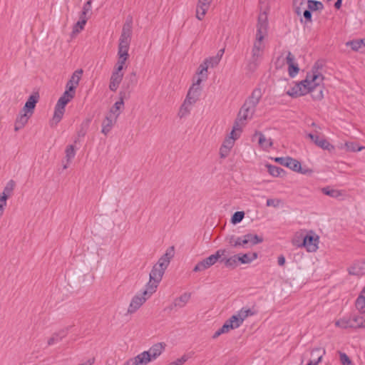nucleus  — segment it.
Returning a JSON list of instances; mask_svg holds the SVG:
<instances>
[{
	"mask_svg": "<svg viewBox=\"0 0 365 365\" xmlns=\"http://www.w3.org/2000/svg\"><path fill=\"white\" fill-rule=\"evenodd\" d=\"M267 29V16L266 12L261 13L258 16L257 25L256 38L252 48V56L253 58L262 61L264 51V45L262 42L264 34Z\"/></svg>",
	"mask_w": 365,
	"mask_h": 365,
	"instance_id": "f257e3e1",
	"label": "nucleus"
},
{
	"mask_svg": "<svg viewBox=\"0 0 365 365\" xmlns=\"http://www.w3.org/2000/svg\"><path fill=\"white\" fill-rule=\"evenodd\" d=\"M165 348V343H156L148 351H145L128 361L133 365H147L150 361L156 359L163 353Z\"/></svg>",
	"mask_w": 365,
	"mask_h": 365,
	"instance_id": "f03ea898",
	"label": "nucleus"
},
{
	"mask_svg": "<svg viewBox=\"0 0 365 365\" xmlns=\"http://www.w3.org/2000/svg\"><path fill=\"white\" fill-rule=\"evenodd\" d=\"M227 253L226 249H220L215 254L199 262L193 268V272H202L214 265L217 260Z\"/></svg>",
	"mask_w": 365,
	"mask_h": 365,
	"instance_id": "7ed1b4c3",
	"label": "nucleus"
},
{
	"mask_svg": "<svg viewBox=\"0 0 365 365\" xmlns=\"http://www.w3.org/2000/svg\"><path fill=\"white\" fill-rule=\"evenodd\" d=\"M324 80V76L321 74L318 71V67L314 65L312 68V72L308 73L306 78L303 81H301V85H303V87L308 88L309 87L313 86V85H317L318 83H322Z\"/></svg>",
	"mask_w": 365,
	"mask_h": 365,
	"instance_id": "20e7f679",
	"label": "nucleus"
},
{
	"mask_svg": "<svg viewBox=\"0 0 365 365\" xmlns=\"http://www.w3.org/2000/svg\"><path fill=\"white\" fill-rule=\"evenodd\" d=\"M132 19L130 18L127 19L122 29L121 35L119 39V46H122L128 49L129 48L132 35Z\"/></svg>",
	"mask_w": 365,
	"mask_h": 365,
	"instance_id": "39448f33",
	"label": "nucleus"
},
{
	"mask_svg": "<svg viewBox=\"0 0 365 365\" xmlns=\"http://www.w3.org/2000/svg\"><path fill=\"white\" fill-rule=\"evenodd\" d=\"M319 237L313 231H310L303 238L302 243L299 245L304 247L308 252H315L318 249Z\"/></svg>",
	"mask_w": 365,
	"mask_h": 365,
	"instance_id": "423d86ee",
	"label": "nucleus"
},
{
	"mask_svg": "<svg viewBox=\"0 0 365 365\" xmlns=\"http://www.w3.org/2000/svg\"><path fill=\"white\" fill-rule=\"evenodd\" d=\"M319 131L318 130H314V133H307V137L309 138L317 146L321 148L323 150L331 151L334 150V146L332 145L325 138H320L319 136Z\"/></svg>",
	"mask_w": 365,
	"mask_h": 365,
	"instance_id": "0eeeda50",
	"label": "nucleus"
},
{
	"mask_svg": "<svg viewBox=\"0 0 365 365\" xmlns=\"http://www.w3.org/2000/svg\"><path fill=\"white\" fill-rule=\"evenodd\" d=\"M202 79L198 78L195 82L193 83L192 86L190 88L185 99H188L190 103L195 104L199 99L201 93L200 83Z\"/></svg>",
	"mask_w": 365,
	"mask_h": 365,
	"instance_id": "6e6552de",
	"label": "nucleus"
},
{
	"mask_svg": "<svg viewBox=\"0 0 365 365\" xmlns=\"http://www.w3.org/2000/svg\"><path fill=\"white\" fill-rule=\"evenodd\" d=\"M148 299V297L142 294H136L135 295L129 304L128 309V314L135 313Z\"/></svg>",
	"mask_w": 365,
	"mask_h": 365,
	"instance_id": "1a4fd4ad",
	"label": "nucleus"
},
{
	"mask_svg": "<svg viewBox=\"0 0 365 365\" xmlns=\"http://www.w3.org/2000/svg\"><path fill=\"white\" fill-rule=\"evenodd\" d=\"M225 241L231 246L232 247H247V240L245 238V235L242 237H237L234 235H227L225 237Z\"/></svg>",
	"mask_w": 365,
	"mask_h": 365,
	"instance_id": "9d476101",
	"label": "nucleus"
},
{
	"mask_svg": "<svg viewBox=\"0 0 365 365\" xmlns=\"http://www.w3.org/2000/svg\"><path fill=\"white\" fill-rule=\"evenodd\" d=\"M39 94L38 92L33 93L26 101L25 105L21 109L22 111H26V113H29L33 114L34 112V109L36 108V105L39 100Z\"/></svg>",
	"mask_w": 365,
	"mask_h": 365,
	"instance_id": "9b49d317",
	"label": "nucleus"
},
{
	"mask_svg": "<svg viewBox=\"0 0 365 365\" xmlns=\"http://www.w3.org/2000/svg\"><path fill=\"white\" fill-rule=\"evenodd\" d=\"M118 116L119 113H117L115 116H111V114H108L106 116L102 122V133L107 135L110 133Z\"/></svg>",
	"mask_w": 365,
	"mask_h": 365,
	"instance_id": "f8f14e48",
	"label": "nucleus"
},
{
	"mask_svg": "<svg viewBox=\"0 0 365 365\" xmlns=\"http://www.w3.org/2000/svg\"><path fill=\"white\" fill-rule=\"evenodd\" d=\"M255 112V108L247 104L246 103H244L239 111L237 120L239 121H242L246 120L248 118H251Z\"/></svg>",
	"mask_w": 365,
	"mask_h": 365,
	"instance_id": "ddd939ff",
	"label": "nucleus"
},
{
	"mask_svg": "<svg viewBox=\"0 0 365 365\" xmlns=\"http://www.w3.org/2000/svg\"><path fill=\"white\" fill-rule=\"evenodd\" d=\"M32 115L33 114L31 113H26V111H22V110H21L15 121V131H18L23 128L24 125L28 123L29 119L32 116Z\"/></svg>",
	"mask_w": 365,
	"mask_h": 365,
	"instance_id": "4468645a",
	"label": "nucleus"
},
{
	"mask_svg": "<svg viewBox=\"0 0 365 365\" xmlns=\"http://www.w3.org/2000/svg\"><path fill=\"white\" fill-rule=\"evenodd\" d=\"M287 63L288 64V71L290 77H294L299 72V68L297 63H294V56L291 53L288 52L286 57Z\"/></svg>",
	"mask_w": 365,
	"mask_h": 365,
	"instance_id": "2eb2a0df",
	"label": "nucleus"
},
{
	"mask_svg": "<svg viewBox=\"0 0 365 365\" xmlns=\"http://www.w3.org/2000/svg\"><path fill=\"white\" fill-rule=\"evenodd\" d=\"M212 0H198L196 9V17L202 20L205 15Z\"/></svg>",
	"mask_w": 365,
	"mask_h": 365,
	"instance_id": "dca6fc26",
	"label": "nucleus"
},
{
	"mask_svg": "<svg viewBox=\"0 0 365 365\" xmlns=\"http://www.w3.org/2000/svg\"><path fill=\"white\" fill-rule=\"evenodd\" d=\"M262 96V92L261 88H255L252 92L251 96L245 101V103L256 109V107L259 103Z\"/></svg>",
	"mask_w": 365,
	"mask_h": 365,
	"instance_id": "f3484780",
	"label": "nucleus"
},
{
	"mask_svg": "<svg viewBox=\"0 0 365 365\" xmlns=\"http://www.w3.org/2000/svg\"><path fill=\"white\" fill-rule=\"evenodd\" d=\"M137 83L136 74L132 72L129 76L125 78L123 83V91L126 92V96L130 93V90L134 87Z\"/></svg>",
	"mask_w": 365,
	"mask_h": 365,
	"instance_id": "a211bd4d",
	"label": "nucleus"
},
{
	"mask_svg": "<svg viewBox=\"0 0 365 365\" xmlns=\"http://www.w3.org/2000/svg\"><path fill=\"white\" fill-rule=\"evenodd\" d=\"M307 91V93H310L313 100L314 101H320L323 98V87L321 86V83H318L317 85H313V86L306 88Z\"/></svg>",
	"mask_w": 365,
	"mask_h": 365,
	"instance_id": "6ab92c4d",
	"label": "nucleus"
},
{
	"mask_svg": "<svg viewBox=\"0 0 365 365\" xmlns=\"http://www.w3.org/2000/svg\"><path fill=\"white\" fill-rule=\"evenodd\" d=\"M123 78V73L113 71L110 79L109 89L112 91H116Z\"/></svg>",
	"mask_w": 365,
	"mask_h": 365,
	"instance_id": "aec40b11",
	"label": "nucleus"
},
{
	"mask_svg": "<svg viewBox=\"0 0 365 365\" xmlns=\"http://www.w3.org/2000/svg\"><path fill=\"white\" fill-rule=\"evenodd\" d=\"M307 93V91H306V88L303 87V85H301V82L297 83L287 91V94L293 98L304 96Z\"/></svg>",
	"mask_w": 365,
	"mask_h": 365,
	"instance_id": "412c9836",
	"label": "nucleus"
},
{
	"mask_svg": "<svg viewBox=\"0 0 365 365\" xmlns=\"http://www.w3.org/2000/svg\"><path fill=\"white\" fill-rule=\"evenodd\" d=\"M254 314L255 312H253L251 309L243 307L237 312V314L232 315V317L237 319L236 322L237 324L239 323V326L240 327V325L247 317Z\"/></svg>",
	"mask_w": 365,
	"mask_h": 365,
	"instance_id": "4be33fe9",
	"label": "nucleus"
},
{
	"mask_svg": "<svg viewBox=\"0 0 365 365\" xmlns=\"http://www.w3.org/2000/svg\"><path fill=\"white\" fill-rule=\"evenodd\" d=\"M68 328L63 329L58 332L52 334V336L48 340V345H54L56 343L61 341L68 334Z\"/></svg>",
	"mask_w": 365,
	"mask_h": 365,
	"instance_id": "5701e85b",
	"label": "nucleus"
},
{
	"mask_svg": "<svg viewBox=\"0 0 365 365\" xmlns=\"http://www.w3.org/2000/svg\"><path fill=\"white\" fill-rule=\"evenodd\" d=\"M286 163V167L289 168L293 171L301 173L302 174H306L308 172V170H304L302 168L301 163L299 161L291 157L288 158V160Z\"/></svg>",
	"mask_w": 365,
	"mask_h": 365,
	"instance_id": "b1692460",
	"label": "nucleus"
},
{
	"mask_svg": "<svg viewBox=\"0 0 365 365\" xmlns=\"http://www.w3.org/2000/svg\"><path fill=\"white\" fill-rule=\"evenodd\" d=\"M126 97L125 91H120V100L115 103V104L110 108L109 114H111V116H115L117 113L120 114V109L123 107L124 103L123 99Z\"/></svg>",
	"mask_w": 365,
	"mask_h": 365,
	"instance_id": "393cba45",
	"label": "nucleus"
},
{
	"mask_svg": "<svg viewBox=\"0 0 365 365\" xmlns=\"http://www.w3.org/2000/svg\"><path fill=\"white\" fill-rule=\"evenodd\" d=\"M173 251V247H171V250L170 252L167 251L165 254H164L158 260V262L155 264L157 267L163 268L165 270L167 269L168 266L170 264V259L173 257V254L171 253Z\"/></svg>",
	"mask_w": 365,
	"mask_h": 365,
	"instance_id": "a878e982",
	"label": "nucleus"
},
{
	"mask_svg": "<svg viewBox=\"0 0 365 365\" xmlns=\"http://www.w3.org/2000/svg\"><path fill=\"white\" fill-rule=\"evenodd\" d=\"M165 271V270L163 268L157 267L155 264L150 273V281L160 282L163 278Z\"/></svg>",
	"mask_w": 365,
	"mask_h": 365,
	"instance_id": "bb28decb",
	"label": "nucleus"
},
{
	"mask_svg": "<svg viewBox=\"0 0 365 365\" xmlns=\"http://www.w3.org/2000/svg\"><path fill=\"white\" fill-rule=\"evenodd\" d=\"M194 104L190 103V101H188V99H185L184 102L180 107L178 115L180 118H185L187 115L190 114L192 106Z\"/></svg>",
	"mask_w": 365,
	"mask_h": 365,
	"instance_id": "cd10ccee",
	"label": "nucleus"
},
{
	"mask_svg": "<svg viewBox=\"0 0 365 365\" xmlns=\"http://www.w3.org/2000/svg\"><path fill=\"white\" fill-rule=\"evenodd\" d=\"M346 45L351 46L354 51L365 53V38L349 41Z\"/></svg>",
	"mask_w": 365,
	"mask_h": 365,
	"instance_id": "c85d7f7f",
	"label": "nucleus"
},
{
	"mask_svg": "<svg viewBox=\"0 0 365 365\" xmlns=\"http://www.w3.org/2000/svg\"><path fill=\"white\" fill-rule=\"evenodd\" d=\"M236 320L237 319L232 316L225 322V324L221 327L224 334L229 332L231 329H235L240 327L239 323L237 324Z\"/></svg>",
	"mask_w": 365,
	"mask_h": 365,
	"instance_id": "c756f323",
	"label": "nucleus"
},
{
	"mask_svg": "<svg viewBox=\"0 0 365 365\" xmlns=\"http://www.w3.org/2000/svg\"><path fill=\"white\" fill-rule=\"evenodd\" d=\"M317 354V359L314 361V360H310L307 365H318V364L322 361L323 356L325 354V349L323 348H314L312 350L311 355L314 356V355Z\"/></svg>",
	"mask_w": 365,
	"mask_h": 365,
	"instance_id": "7c9ffc66",
	"label": "nucleus"
},
{
	"mask_svg": "<svg viewBox=\"0 0 365 365\" xmlns=\"http://www.w3.org/2000/svg\"><path fill=\"white\" fill-rule=\"evenodd\" d=\"M65 109L55 107L54 113L52 120L50 122L51 127L56 126L62 119Z\"/></svg>",
	"mask_w": 365,
	"mask_h": 365,
	"instance_id": "2f4dec72",
	"label": "nucleus"
},
{
	"mask_svg": "<svg viewBox=\"0 0 365 365\" xmlns=\"http://www.w3.org/2000/svg\"><path fill=\"white\" fill-rule=\"evenodd\" d=\"M245 238L247 240V247L253 246V245H257V244L263 242L262 237H260V236H258L257 235H254L252 233L246 234Z\"/></svg>",
	"mask_w": 365,
	"mask_h": 365,
	"instance_id": "473e14b6",
	"label": "nucleus"
},
{
	"mask_svg": "<svg viewBox=\"0 0 365 365\" xmlns=\"http://www.w3.org/2000/svg\"><path fill=\"white\" fill-rule=\"evenodd\" d=\"M255 135L259 136V144L264 149H269L272 146V140L271 138H267L264 134L261 132H257L255 133Z\"/></svg>",
	"mask_w": 365,
	"mask_h": 365,
	"instance_id": "72a5a7b5",
	"label": "nucleus"
},
{
	"mask_svg": "<svg viewBox=\"0 0 365 365\" xmlns=\"http://www.w3.org/2000/svg\"><path fill=\"white\" fill-rule=\"evenodd\" d=\"M159 283L160 282L150 281V279L145 286V290L143 292V295L148 297V299L154 292H155Z\"/></svg>",
	"mask_w": 365,
	"mask_h": 365,
	"instance_id": "f704fd0d",
	"label": "nucleus"
},
{
	"mask_svg": "<svg viewBox=\"0 0 365 365\" xmlns=\"http://www.w3.org/2000/svg\"><path fill=\"white\" fill-rule=\"evenodd\" d=\"M239 262L242 264H249L252 262L253 260L257 258V253L252 252L251 254H243L242 255H237Z\"/></svg>",
	"mask_w": 365,
	"mask_h": 365,
	"instance_id": "c9c22d12",
	"label": "nucleus"
},
{
	"mask_svg": "<svg viewBox=\"0 0 365 365\" xmlns=\"http://www.w3.org/2000/svg\"><path fill=\"white\" fill-rule=\"evenodd\" d=\"M349 273L352 275L360 276L365 273V268L359 262H356L349 268Z\"/></svg>",
	"mask_w": 365,
	"mask_h": 365,
	"instance_id": "e433bc0d",
	"label": "nucleus"
},
{
	"mask_svg": "<svg viewBox=\"0 0 365 365\" xmlns=\"http://www.w3.org/2000/svg\"><path fill=\"white\" fill-rule=\"evenodd\" d=\"M260 63L261 61L250 57L246 66L247 71L250 73H254L259 67Z\"/></svg>",
	"mask_w": 365,
	"mask_h": 365,
	"instance_id": "4c0bfd02",
	"label": "nucleus"
},
{
	"mask_svg": "<svg viewBox=\"0 0 365 365\" xmlns=\"http://www.w3.org/2000/svg\"><path fill=\"white\" fill-rule=\"evenodd\" d=\"M89 121H90L89 120H87L86 121L82 123L81 125H80L79 130H78V133H77L78 137L74 140L75 143H77L78 142H79L80 138H83L86 135L88 128V126H89Z\"/></svg>",
	"mask_w": 365,
	"mask_h": 365,
	"instance_id": "58836bf2",
	"label": "nucleus"
},
{
	"mask_svg": "<svg viewBox=\"0 0 365 365\" xmlns=\"http://www.w3.org/2000/svg\"><path fill=\"white\" fill-rule=\"evenodd\" d=\"M190 298V294L189 293H184L179 297L176 298L174 301V306L175 307H183L189 301Z\"/></svg>",
	"mask_w": 365,
	"mask_h": 365,
	"instance_id": "ea45409f",
	"label": "nucleus"
},
{
	"mask_svg": "<svg viewBox=\"0 0 365 365\" xmlns=\"http://www.w3.org/2000/svg\"><path fill=\"white\" fill-rule=\"evenodd\" d=\"M335 326L342 328V329H348V328H353L354 327V325H353L351 319L350 318H342L339 320H337L335 322Z\"/></svg>",
	"mask_w": 365,
	"mask_h": 365,
	"instance_id": "a19ab883",
	"label": "nucleus"
},
{
	"mask_svg": "<svg viewBox=\"0 0 365 365\" xmlns=\"http://www.w3.org/2000/svg\"><path fill=\"white\" fill-rule=\"evenodd\" d=\"M16 182L13 180H10L7 182L6 186L4 188V190L1 193L3 195L7 196L9 198L13 193V191L15 188Z\"/></svg>",
	"mask_w": 365,
	"mask_h": 365,
	"instance_id": "79ce46f5",
	"label": "nucleus"
},
{
	"mask_svg": "<svg viewBox=\"0 0 365 365\" xmlns=\"http://www.w3.org/2000/svg\"><path fill=\"white\" fill-rule=\"evenodd\" d=\"M238 255H235L227 259H222L221 261H224L225 265L229 268H235L239 263Z\"/></svg>",
	"mask_w": 365,
	"mask_h": 365,
	"instance_id": "37998d69",
	"label": "nucleus"
},
{
	"mask_svg": "<svg viewBox=\"0 0 365 365\" xmlns=\"http://www.w3.org/2000/svg\"><path fill=\"white\" fill-rule=\"evenodd\" d=\"M308 9L312 11H322L324 9V5L321 1L316 0L307 1Z\"/></svg>",
	"mask_w": 365,
	"mask_h": 365,
	"instance_id": "c03bdc74",
	"label": "nucleus"
},
{
	"mask_svg": "<svg viewBox=\"0 0 365 365\" xmlns=\"http://www.w3.org/2000/svg\"><path fill=\"white\" fill-rule=\"evenodd\" d=\"M322 192L323 194L334 198H338L342 195L341 191L338 190L331 189L329 188V187H325L322 188Z\"/></svg>",
	"mask_w": 365,
	"mask_h": 365,
	"instance_id": "a18cd8bd",
	"label": "nucleus"
},
{
	"mask_svg": "<svg viewBox=\"0 0 365 365\" xmlns=\"http://www.w3.org/2000/svg\"><path fill=\"white\" fill-rule=\"evenodd\" d=\"M267 168L269 173L274 177H279L284 172L282 168L275 165H267Z\"/></svg>",
	"mask_w": 365,
	"mask_h": 365,
	"instance_id": "49530a36",
	"label": "nucleus"
},
{
	"mask_svg": "<svg viewBox=\"0 0 365 365\" xmlns=\"http://www.w3.org/2000/svg\"><path fill=\"white\" fill-rule=\"evenodd\" d=\"M356 307L361 313H365V297L359 295L356 300Z\"/></svg>",
	"mask_w": 365,
	"mask_h": 365,
	"instance_id": "de8ad7c7",
	"label": "nucleus"
},
{
	"mask_svg": "<svg viewBox=\"0 0 365 365\" xmlns=\"http://www.w3.org/2000/svg\"><path fill=\"white\" fill-rule=\"evenodd\" d=\"M244 217L245 212L243 211H237L232 215L231 222L234 225L240 223L243 220Z\"/></svg>",
	"mask_w": 365,
	"mask_h": 365,
	"instance_id": "09e8293b",
	"label": "nucleus"
},
{
	"mask_svg": "<svg viewBox=\"0 0 365 365\" xmlns=\"http://www.w3.org/2000/svg\"><path fill=\"white\" fill-rule=\"evenodd\" d=\"M345 146L348 151H351V152L361 151L364 148V147L358 146V145H356V143H354L353 142H346L345 143Z\"/></svg>",
	"mask_w": 365,
	"mask_h": 365,
	"instance_id": "8fccbe9b",
	"label": "nucleus"
},
{
	"mask_svg": "<svg viewBox=\"0 0 365 365\" xmlns=\"http://www.w3.org/2000/svg\"><path fill=\"white\" fill-rule=\"evenodd\" d=\"M82 73H83L82 69L76 70L73 73V74L71 76V78L69 80L72 81L73 82H74L75 83H77V85H78L79 81L81 78V76H82Z\"/></svg>",
	"mask_w": 365,
	"mask_h": 365,
	"instance_id": "3c124183",
	"label": "nucleus"
},
{
	"mask_svg": "<svg viewBox=\"0 0 365 365\" xmlns=\"http://www.w3.org/2000/svg\"><path fill=\"white\" fill-rule=\"evenodd\" d=\"M75 155H76V151H75L74 146L73 145H70L67 146V148L66 149V157L67 158V160L68 161L71 160L72 158H74Z\"/></svg>",
	"mask_w": 365,
	"mask_h": 365,
	"instance_id": "603ef678",
	"label": "nucleus"
},
{
	"mask_svg": "<svg viewBox=\"0 0 365 365\" xmlns=\"http://www.w3.org/2000/svg\"><path fill=\"white\" fill-rule=\"evenodd\" d=\"M239 138V135H236V136H229L228 138H227L223 143H222V145H225L227 148H230L231 150V148L233 147L234 145V143H235V140L236 139H237Z\"/></svg>",
	"mask_w": 365,
	"mask_h": 365,
	"instance_id": "864d4df0",
	"label": "nucleus"
},
{
	"mask_svg": "<svg viewBox=\"0 0 365 365\" xmlns=\"http://www.w3.org/2000/svg\"><path fill=\"white\" fill-rule=\"evenodd\" d=\"M294 7L298 16H301L302 11L301 6L304 4V0H294Z\"/></svg>",
	"mask_w": 365,
	"mask_h": 365,
	"instance_id": "5fc2aeb1",
	"label": "nucleus"
},
{
	"mask_svg": "<svg viewBox=\"0 0 365 365\" xmlns=\"http://www.w3.org/2000/svg\"><path fill=\"white\" fill-rule=\"evenodd\" d=\"M86 23H85V21L84 20H79L76 22V24L74 25L73 26V34H78L79 33L81 30L83 29L84 28V26L86 25Z\"/></svg>",
	"mask_w": 365,
	"mask_h": 365,
	"instance_id": "6e6d98bb",
	"label": "nucleus"
},
{
	"mask_svg": "<svg viewBox=\"0 0 365 365\" xmlns=\"http://www.w3.org/2000/svg\"><path fill=\"white\" fill-rule=\"evenodd\" d=\"M126 60L127 59H125V58H118L113 71L123 73L122 71L123 69Z\"/></svg>",
	"mask_w": 365,
	"mask_h": 365,
	"instance_id": "4d7b16f0",
	"label": "nucleus"
},
{
	"mask_svg": "<svg viewBox=\"0 0 365 365\" xmlns=\"http://www.w3.org/2000/svg\"><path fill=\"white\" fill-rule=\"evenodd\" d=\"M118 58H125V59H128L129 56L128 49L118 46Z\"/></svg>",
	"mask_w": 365,
	"mask_h": 365,
	"instance_id": "13d9d810",
	"label": "nucleus"
},
{
	"mask_svg": "<svg viewBox=\"0 0 365 365\" xmlns=\"http://www.w3.org/2000/svg\"><path fill=\"white\" fill-rule=\"evenodd\" d=\"M205 61H206V63L207 64H209V66H210L212 68L218 65V63L220 61L219 60V57H215V56L210 57L208 58H206Z\"/></svg>",
	"mask_w": 365,
	"mask_h": 365,
	"instance_id": "bf43d9fd",
	"label": "nucleus"
},
{
	"mask_svg": "<svg viewBox=\"0 0 365 365\" xmlns=\"http://www.w3.org/2000/svg\"><path fill=\"white\" fill-rule=\"evenodd\" d=\"M282 203V200L279 199H267L266 205L268 207H278Z\"/></svg>",
	"mask_w": 365,
	"mask_h": 365,
	"instance_id": "052dcab7",
	"label": "nucleus"
},
{
	"mask_svg": "<svg viewBox=\"0 0 365 365\" xmlns=\"http://www.w3.org/2000/svg\"><path fill=\"white\" fill-rule=\"evenodd\" d=\"M75 93L66 89L63 95L60 97L64 100H66L68 103L74 98Z\"/></svg>",
	"mask_w": 365,
	"mask_h": 365,
	"instance_id": "680f3d73",
	"label": "nucleus"
},
{
	"mask_svg": "<svg viewBox=\"0 0 365 365\" xmlns=\"http://www.w3.org/2000/svg\"><path fill=\"white\" fill-rule=\"evenodd\" d=\"M340 361L343 365H349L351 364V361L349 357L343 352H339Z\"/></svg>",
	"mask_w": 365,
	"mask_h": 365,
	"instance_id": "e2e57ef3",
	"label": "nucleus"
},
{
	"mask_svg": "<svg viewBox=\"0 0 365 365\" xmlns=\"http://www.w3.org/2000/svg\"><path fill=\"white\" fill-rule=\"evenodd\" d=\"M353 325H354V329L361 328V322L362 320V317L359 316H354L351 318Z\"/></svg>",
	"mask_w": 365,
	"mask_h": 365,
	"instance_id": "0e129e2a",
	"label": "nucleus"
},
{
	"mask_svg": "<svg viewBox=\"0 0 365 365\" xmlns=\"http://www.w3.org/2000/svg\"><path fill=\"white\" fill-rule=\"evenodd\" d=\"M230 149L225 145H221L220 149V155L222 158H226L230 153Z\"/></svg>",
	"mask_w": 365,
	"mask_h": 365,
	"instance_id": "69168bd1",
	"label": "nucleus"
},
{
	"mask_svg": "<svg viewBox=\"0 0 365 365\" xmlns=\"http://www.w3.org/2000/svg\"><path fill=\"white\" fill-rule=\"evenodd\" d=\"M78 86L77 83H75L72 81L68 80V81L66 83V88L69 91H71L74 93H76V88Z\"/></svg>",
	"mask_w": 365,
	"mask_h": 365,
	"instance_id": "338daca9",
	"label": "nucleus"
},
{
	"mask_svg": "<svg viewBox=\"0 0 365 365\" xmlns=\"http://www.w3.org/2000/svg\"><path fill=\"white\" fill-rule=\"evenodd\" d=\"M209 67V64H207L206 63V61H205L202 63H201L199 66V68H198V75H203V73L204 72H207V68Z\"/></svg>",
	"mask_w": 365,
	"mask_h": 365,
	"instance_id": "774afa93",
	"label": "nucleus"
}]
</instances>
